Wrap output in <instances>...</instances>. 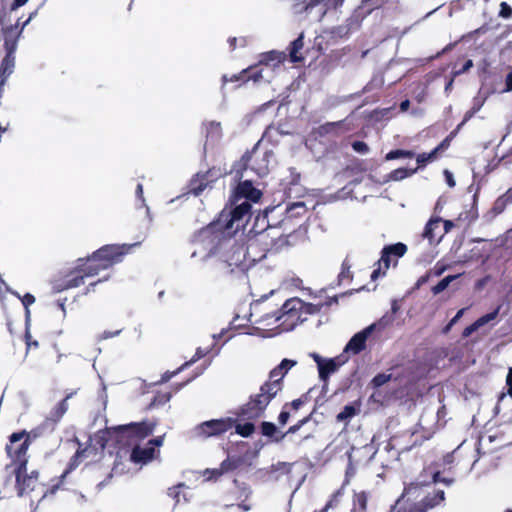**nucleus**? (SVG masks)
Returning <instances> with one entry per match:
<instances>
[{"label":"nucleus","mask_w":512,"mask_h":512,"mask_svg":"<svg viewBox=\"0 0 512 512\" xmlns=\"http://www.w3.org/2000/svg\"><path fill=\"white\" fill-rule=\"evenodd\" d=\"M295 365L296 361L283 359L270 371L268 380L260 386L259 392L250 395L249 400L239 407L236 412L237 417L248 422L241 424L235 420L233 427L237 434L242 437H249L253 434L255 425L251 421L264 416L268 405L283 390L285 375Z\"/></svg>","instance_id":"obj_1"},{"label":"nucleus","mask_w":512,"mask_h":512,"mask_svg":"<svg viewBox=\"0 0 512 512\" xmlns=\"http://www.w3.org/2000/svg\"><path fill=\"white\" fill-rule=\"evenodd\" d=\"M323 306V303H306L295 297L286 300L280 309L271 310L270 303L262 300L254 304L251 317L258 315L254 322L262 324L267 329L278 328L281 331H290L306 321L309 315L319 313Z\"/></svg>","instance_id":"obj_2"},{"label":"nucleus","mask_w":512,"mask_h":512,"mask_svg":"<svg viewBox=\"0 0 512 512\" xmlns=\"http://www.w3.org/2000/svg\"><path fill=\"white\" fill-rule=\"evenodd\" d=\"M218 252H221L220 259L229 272H233L235 268L244 270L252 262L257 261V254L249 251L247 243L245 245L227 238L219 247Z\"/></svg>","instance_id":"obj_3"},{"label":"nucleus","mask_w":512,"mask_h":512,"mask_svg":"<svg viewBox=\"0 0 512 512\" xmlns=\"http://www.w3.org/2000/svg\"><path fill=\"white\" fill-rule=\"evenodd\" d=\"M251 208V203L243 201L234 208L223 209L220 212L218 219L222 224L224 232L232 236L240 229L244 228L252 215Z\"/></svg>","instance_id":"obj_4"},{"label":"nucleus","mask_w":512,"mask_h":512,"mask_svg":"<svg viewBox=\"0 0 512 512\" xmlns=\"http://www.w3.org/2000/svg\"><path fill=\"white\" fill-rule=\"evenodd\" d=\"M227 237H231L229 234L224 232L222 224L220 220L217 218L216 220L210 222L205 227L197 230L193 234L192 242L195 244L201 245H211L209 249V254H217L218 249L222 246V243L225 241Z\"/></svg>","instance_id":"obj_5"},{"label":"nucleus","mask_w":512,"mask_h":512,"mask_svg":"<svg viewBox=\"0 0 512 512\" xmlns=\"http://www.w3.org/2000/svg\"><path fill=\"white\" fill-rule=\"evenodd\" d=\"M156 426V421L144 420L120 425L114 427L113 430L117 432L120 441L126 439L129 445H133L152 435Z\"/></svg>","instance_id":"obj_6"},{"label":"nucleus","mask_w":512,"mask_h":512,"mask_svg":"<svg viewBox=\"0 0 512 512\" xmlns=\"http://www.w3.org/2000/svg\"><path fill=\"white\" fill-rule=\"evenodd\" d=\"M264 228L269 232L270 238L275 242L276 248H278L279 251L285 247L294 245L298 238L296 229L291 224L290 220L282 219L275 225L267 223V226Z\"/></svg>","instance_id":"obj_7"},{"label":"nucleus","mask_w":512,"mask_h":512,"mask_svg":"<svg viewBox=\"0 0 512 512\" xmlns=\"http://www.w3.org/2000/svg\"><path fill=\"white\" fill-rule=\"evenodd\" d=\"M136 244H109L104 245L93 252V259L101 263L102 268H110L113 265L122 262Z\"/></svg>","instance_id":"obj_8"},{"label":"nucleus","mask_w":512,"mask_h":512,"mask_svg":"<svg viewBox=\"0 0 512 512\" xmlns=\"http://www.w3.org/2000/svg\"><path fill=\"white\" fill-rule=\"evenodd\" d=\"M30 446V434L26 430L14 432L9 436V444L6 445V453L17 466L22 461L28 464L27 451Z\"/></svg>","instance_id":"obj_9"},{"label":"nucleus","mask_w":512,"mask_h":512,"mask_svg":"<svg viewBox=\"0 0 512 512\" xmlns=\"http://www.w3.org/2000/svg\"><path fill=\"white\" fill-rule=\"evenodd\" d=\"M234 424L235 419L230 417L211 419L196 425L193 433L195 437L205 440L210 437H217L225 434L233 428Z\"/></svg>","instance_id":"obj_10"},{"label":"nucleus","mask_w":512,"mask_h":512,"mask_svg":"<svg viewBox=\"0 0 512 512\" xmlns=\"http://www.w3.org/2000/svg\"><path fill=\"white\" fill-rule=\"evenodd\" d=\"M164 435L157 436L153 439H150L145 446H141L139 444H133V447L130 452V461L134 464L146 465L153 461L157 455H159V450L157 447L163 445Z\"/></svg>","instance_id":"obj_11"},{"label":"nucleus","mask_w":512,"mask_h":512,"mask_svg":"<svg viewBox=\"0 0 512 512\" xmlns=\"http://www.w3.org/2000/svg\"><path fill=\"white\" fill-rule=\"evenodd\" d=\"M247 244L249 251L257 254V260L263 259L269 252H279L275 242L270 238L269 232L264 227L257 230L256 234L248 235Z\"/></svg>","instance_id":"obj_12"},{"label":"nucleus","mask_w":512,"mask_h":512,"mask_svg":"<svg viewBox=\"0 0 512 512\" xmlns=\"http://www.w3.org/2000/svg\"><path fill=\"white\" fill-rule=\"evenodd\" d=\"M15 488L18 496H23L26 493L33 491L36 487L39 478V472L33 470L27 473V464L22 461L20 464L15 466Z\"/></svg>","instance_id":"obj_13"},{"label":"nucleus","mask_w":512,"mask_h":512,"mask_svg":"<svg viewBox=\"0 0 512 512\" xmlns=\"http://www.w3.org/2000/svg\"><path fill=\"white\" fill-rule=\"evenodd\" d=\"M87 450H88L87 448H81V444H79V448L77 449L75 454L70 458V460L67 464V467L65 468L63 473L59 477L52 480V484L49 488V492L51 494L56 493L59 489H61L63 487L66 477L73 470H75L80 465L83 458L86 457Z\"/></svg>","instance_id":"obj_14"},{"label":"nucleus","mask_w":512,"mask_h":512,"mask_svg":"<svg viewBox=\"0 0 512 512\" xmlns=\"http://www.w3.org/2000/svg\"><path fill=\"white\" fill-rule=\"evenodd\" d=\"M220 175L221 173L215 168L208 169L204 173H197L189 182V192L195 196L201 195Z\"/></svg>","instance_id":"obj_15"},{"label":"nucleus","mask_w":512,"mask_h":512,"mask_svg":"<svg viewBox=\"0 0 512 512\" xmlns=\"http://www.w3.org/2000/svg\"><path fill=\"white\" fill-rule=\"evenodd\" d=\"M407 252V246L404 243L398 242L391 245H386L381 251V257L377 261V265H383L384 271L383 274L386 273V271L389 269L390 264L392 262V257L396 258L395 263L397 262L398 258H401L405 255Z\"/></svg>","instance_id":"obj_16"},{"label":"nucleus","mask_w":512,"mask_h":512,"mask_svg":"<svg viewBox=\"0 0 512 512\" xmlns=\"http://www.w3.org/2000/svg\"><path fill=\"white\" fill-rule=\"evenodd\" d=\"M374 327L375 325L372 324L353 335L349 342L346 344L344 352L347 354L350 353L353 355H358L364 351L366 349L367 339L373 332Z\"/></svg>","instance_id":"obj_17"},{"label":"nucleus","mask_w":512,"mask_h":512,"mask_svg":"<svg viewBox=\"0 0 512 512\" xmlns=\"http://www.w3.org/2000/svg\"><path fill=\"white\" fill-rule=\"evenodd\" d=\"M28 18L20 27L19 19L14 25L3 27L1 32L4 39L5 51H16L18 45V39L23 31L24 26L29 22Z\"/></svg>","instance_id":"obj_18"},{"label":"nucleus","mask_w":512,"mask_h":512,"mask_svg":"<svg viewBox=\"0 0 512 512\" xmlns=\"http://www.w3.org/2000/svg\"><path fill=\"white\" fill-rule=\"evenodd\" d=\"M262 196V193L259 189L253 186V183L249 180H245L239 182L236 186L233 199L235 202H238L241 199L244 201L250 202H258Z\"/></svg>","instance_id":"obj_19"},{"label":"nucleus","mask_w":512,"mask_h":512,"mask_svg":"<svg viewBox=\"0 0 512 512\" xmlns=\"http://www.w3.org/2000/svg\"><path fill=\"white\" fill-rule=\"evenodd\" d=\"M424 485L425 484L419 481L411 482L406 485L402 495L396 500L394 505L390 507L388 512H417L413 503L405 502L403 498L405 495L416 493V491Z\"/></svg>","instance_id":"obj_20"},{"label":"nucleus","mask_w":512,"mask_h":512,"mask_svg":"<svg viewBox=\"0 0 512 512\" xmlns=\"http://www.w3.org/2000/svg\"><path fill=\"white\" fill-rule=\"evenodd\" d=\"M445 501V492L442 489H436L433 493H428L420 501L413 505L417 512H428L431 509L441 505Z\"/></svg>","instance_id":"obj_21"},{"label":"nucleus","mask_w":512,"mask_h":512,"mask_svg":"<svg viewBox=\"0 0 512 512\" xmlns=\"http://www.w3.org/2000/svg\"><path fill=\"white\" fill-rule=\"evenodd\" d=\"M262 79V70H257V65H251L248 68L243 69L238 74H233L230 78L227 75L222 76V83L225 85L227 82L242 81L243 83L253 80L254 82Z\"/></svg>","instance_id":"obj_22"},{"label":"nucleus","mask_w":512,"mask_h":512,"mask_svg":"<svg viewBox=\"0 0 512 512\" xmlns=\"http://www.w3.org/2000/svg\"><path fill=\"white\" fill-rule=\"evenodd\" d=\"M102 270H106V268H102L101 263L93 259V254L77 260V271L84 273L86 277L98 275Z\"/></svg>","instance_id":"obj_23"},{"label":"nucleus","mask_w":512,"mask_h":512,"mask_svg":"<svg viewBox=\"0 0 512 512\" xmlns=\"http://www.w3.org/2000/svg\"><path fill=\"white\" fill-rule=\"evenodd\" d=\"M86 276H84V273H79L77 271V266L70 270L69 273L66 276V279L58 284L55 285V288L58 291L68 290L72 288L79 287L84 284Z\"/></svg>","instance_id":"obj_24"},{"label":"nucleus","mask_w":512,"mask_h":512,"mask_svg":"<svg viewBox=\"0 0 512 512\" xmlns=\"http://www.w3.org/2000/svg\"><path fill=\"white\" fill-rule=\"evenodd\" d=\"M501 306H497L492 312L487 313L481 317H479L476 321H474L472 324L467 326L463 332L462 337L466 338L469 337L471 334H473L475 331H477L480 327L486 325L490 321L497 318L499 315Z\"/></svg>","instance_id":"obj_25"},{"label":"nucleus","mask_w":512,"mask_h":512,"mask_svg":"<svg viewBox=\"0 0 512 512\" xmlns=\"http://www.w3.org/2000/svg\"><path fill=\"white\" fill-rule=\"evenodd\" d=\"M344 121L326 122L314 128L313 134L317 137L339 136L343 132Z\"/></svg>","instance_id":"obj_26"},{"label":"nucleus","mask_w":512,"mask_h":512,"mask_svg":"<svg viewBox=\"0 0 512 512\" xmlns=\"http://www.w3.org/2000/svg\"><path fill=\"white\" fill-rule=\"evenodd\" d=\"M73 392L68 393L61 401H59L50 411L46 421L51 422L53 425L60 422L65 413L68 411V400L73 396Z\"/></svg>","instance_id":"obj_27"},{"label":"nucleus","mask_w":512,"mask_h":512,"mask_svg":"<svg viewBox=\"0 0 512 512\" xmlns=\"http://www.w3.org/2000/svg\"><path fill=\"white\" fill-rule=\"evenodd\" d=\"M285 59H286L285 52L272 50V51L262 53L260 55L258 63L256 64L257 70H261L259 68V66H261V65L273 66V67L279 66L280 64H282L285 61Z\"/></svg>","instance_id":"obj_28"},{"label":"nucleus","mask_w":512,"mask_h":512,"mask_svg":"<svg viewBox=\"0 0 512 512\" xmlns=\"http://www.w3.org/2000/svg\"><path fill=\"white\" fill-rule=\"evenodd\" d=\"M342 362H336V359H327L318 367L319 378L323 381L327 380L329 376L335 373L341 366Z\"/></svg>","instance_id":"obj_29"},{"label":"nucleus","mask_w":512,"mask_h":512,"mask_svg":"<svg viewBox=\"0 0 512 512\" xmlns=\"http://www.w3.org/2000/svg\"><path fill=\"white\" fill-rule=\"evenodd\" d=\"M369 493L366 491L354 492L351 512H367Z\"/></svg>","instance_id":"obj_30"},{"label":"nucleus","mask_w":512,"mask_h":512,"mask_svg":"<svg viewBox=\"0 0 512 512\" xmlns=\"http://www.w3.org/2000/svg\"><path fill=\"white\" fill-rule=\"evenodd\" d=\"M318 5V0H292L291 11L295 15L310 12Z\"/></svg>","instance_id":"obj_31"},{"label":"nucleus","mask_w":512,"mask_h":512,"mask_svg":"<svg viewBox=\"0 0 512 512\" xmlns=\"http://www.w3.org/2000/svg\"><path fill=\"white\" fill-rule=\"evenodd\" d=\"M244 460L242 457H227L220 464V472L218 474H225L229 472H233L237 470L240 466H242Z\"/></svg>","instance_id":"obj_32"},{"label":"nucleus","mask_w":512,"mask_h":512,"mask_svg":"<svg viewBox=\"0 0 512 512\" xmlns=\"http://www.w3.org/2000/svg\"><path fill=\"white\" fill-rule=\"evenodd\" d=\"M14 296H16L18 299L21 300V303L23 304L25 308V323L26 325H30L31 321V311L30 306L35 303V297L31 293H26L23 296H21L18 292L12 291L11 292Z\"/></svg>","instance_id":"obj_33"},{"label":"nucleus","mask_w":512,"mask_h":512,"mask_svg":"<svg viewBox=\"0 0 512 512\" xmlns=\"http://www.w3.org/2000/svg\"><path fill=\"white\" fill-rule=\"evenodd\" d=\"M442 219L440 217H432L425 225L423 237L428 239L431 243L435 241V230L439 228Z\"/></svg>","instance_id":"obj_34"},{"label":"nucleus","mask_w":512,"mask_h":512,"mask_svg":"<svg viewBox=\"0 0 512 512\" xmlns=\"http://www.w3.org/2000/svg\"><path fill=\"white\" fill-rule=\"evenodd\" d=\"M360 412V404L357 406L354 405H346L336 416L337 422L348 423L351 418L356 416Z\"/></svg>","instance_id":"obj_35"},{"label":"nucleus","mask_w":512,"mask_h":512,"mask_svg":"<svg viewBox=\"0 0 512 512\" xmlns=\"http://www.w3.org/2000/svg\"><path fill=\"white\" fill-rule=\"evenodd\" d=\"M233 483L240 490V496L237 499H240L241 503L238 504V507L241 508L243 511H249L251 507H250V505L245 504V501L248 499V497L251 494L250 487L248 485H246L245 483H242L240 485L237 479H234Z\"/></svg>","instance_id":"obj_36"},{"label":"nucleus","mask_w":512,"mask_h":512,"mask_svg":"<svg viewBox=\"0 0 512 512\" xmlns=\"http://www.w3.org/2000/svg\"><path fill=\"white\" fill-rule=\"evenodd\" d=\"M303 46H304V43H303V35L302 34L290 43L289 56H290L291 62H299L303 59L302 56L298 55V53L303 48Z\"/></svg>","instance_id":"obj_37"},{"label":"nucleus","mask_w":512,"mask_h":512,"mask_svg":"<svg viewBox=\"0 0 512 512\" xmlns=\"http://www.w3.org/2000/svg\"><path fill=\"white\" fill-rule=\"evenodd\" d=\"M16 51H6V55L3 58L0 65V73L4 76H8L12 73V69L15 64V54Z\"/></svg>","instance_id":"obj_38"},{"label":"nucleus","mask_w":512,"mask_h":512,"mask_svg":"<svg viewBox=\"0 0 512 512\" xmlns=\"http://www.w3.org/2000/svg\"><path fill=\"white\" fill-rule=\"evenodd\" d=\"M418 168L408 169L404 167H400L397 169H394L388 174V180L391 181H400L407 177L412 176L417 172Z\"/></svg>","instance_id":"obj_39"},{"label":"nucleus","mask_w":512,"mask_h":512,"mask_svg":"<svg viewBox=\"0 0 512 512\" xmlns=\"http://www.w3.org/2000/svg\"><path fill=\"white\" fill-rule=\"evenodd\" d=\"M306 206L303 202L292 203L286 209V217L284 219L290 220L292 217L301 216L306 213Z\"/></svg>","instance_id":"obj_40"},{"label":"nucleus","mask_w":512,"mask_h":512,"mask_svg":"<svg viewBox=\"0 0 512 512\" xmlns=\"http://www.w3.org/2000/svg\"><path fill=\"white\" fill-rule=\"evenodd\" d=\"M28 0H14L11 4L10 11L5 8L0 10V25L4 26L10 19V13L19 7L25 5Z\"/></svg>","instance_id":"obj_41"},{"label":"nucleus","mask_w":512,"mask_h":512,"mask_svg":"<svg viewBox=\"0 0 512 512\" xmlns=\"http://www.w3.org/2000/svg\"><path fill=\"white\" fill-rule=\"evenodd\" d=\"M311 418V415H308L304 418H302L301 420H299L296 424L290 426L288 428V430L285 432V433H282L279 437H276L275 439H273L275 442H280L283 440V438L286 436V435H289V434H295L296 432H298L300 430V428L302 426H304L306 423L309 422Z\"/></svg>","instance_id":"obj_42"},{"label":"nucleus","mask_w":512,"mask_h":512,"mask_svg":"<svg viewBox=\"0 0 512 512\" xmlns=\"http://www.w3.org/2000/svg\"><path fill=\"white\" fill-rule=\"evenodd\" d=\"M414 156H415V153L411 150L395 149V150L389 151L385 155V160L390 161V160H395V159H399V158L411 159Z\"/></svg>","instance_id":"obj_43"},{"label":"nucleus","mask_w":512,"mask_h":512,"mask_svg":"<svg viewBox=\"0 0 512 512\" xmlns=\"http://www.w3.org/2000/svg\"><path fill=\"white\" fill-rule=\"evenodd\" d=\"M437 156H438V153L436 152L435 149H433L429 153L418 154L416 157L418 166L416 168L419 169V168L424 167L427 163L434 161L437 158Z\"/></svg>","instance_id":"obj_44"},{"label":"nucleus","mask_w":512,"mask_h":512,"mask_svg":"<svg viewBox=\"0 0 512 512\" xmlns=\"http://www.w3.org/2000/svg\"><path fill=\"white\" fill-rule=\"evenodd\" d=\"M193 363H195V359H191V360L185 362L184 364H182L179 368H177L174 371H166L165 373L162 374L161 379L158 383L168 382L172 377L177 375L179 372H181L185 368L191 366Z\"/></svg>","instance_id":"obj_45"},{"label":"nucleus","mask_w":512,"mask_h":512,"mask_svg":"<svg viewBox=\"0 0 512 512\" xmlns=\"http://www.w3.org/2000/svg\"><path fill=\"white\" fill-rule=\"evenodd\" d=\"M458 277V275H448L442 280H440L435 286L432 287L431 291L434 295H438L442 291H444L449 284L455 280Z\"/></svg>","instance_id":"obj_46"},{"label":"nucleus","mask_w":512,"mask_h":512,"mask_svg":"<svg viewBox=\"0 0 512 512\" xmlns=\"http://www.w3.org/2000/svg\"><path fill=\"white\" fill-rule=\"evenodd\" d=\"M260 430H261V434L263 436H266L269 438L274 437V439L277 437L276 434L278 433V430H277L276 425L272 422L263 421L260 424Z\"/></svg>","instance_id":"obj_47"},{"label":"nucleus","mask_w":512,"mask_h":512,"mask_svg":"<svg viewBox=\"0 0 512 512\" xmlns=\"http://www.w3.org/2000/svg\"><path fill=\"white\" fill-rule=\"evenodd\" d=\"M258 144H256L251 150H247L239 160L237 166L239 170H246L250 166L252 155L256 152Z\"/></svg>","instance_id":"obj_48"},{"label":"nucleus","mask_w":512,"mask_h":512,"mask_svg":"<svg viewBox=\"0 0 512 512\" xmlns=\"http://www.w3.org/2000/svg\"><path fill=\"white\" fill-rule=\"evenodd\" d=\"M221 136V125L219 122L210 121L206 124V137L219 138Z\"/></svg>","instance_id":"obj_49"},{"label":"nucleus","mask_w":512,"mask_h":512,"mask_svg":"<svg viewBox=\"0 0 512 512\" xmlns=\"http://www.w3.org/2000/svg\"><path fill=\"white\" fill-rule=\"evenodd\" d=\"M344 0H318V5L321 6V14L324 15L330 9H336L343 4Z\"/></svg>","instance_id":"obj_50"},{"label":"nucleus","mask_w":512,"mask_h":512,"mask_svg":"<svg viewBox=\"0 0 512 512\" xmlns=\"http://www.w3.org/2000/svg\"><path fill=\"white\" fill-rule=\"evenodd\" d=\"M391 378H392L391 374L379 373L372 378L370 385L374 389H377V388L383 386L384 384H386L387 382H389L391 380Z\"/></svg>","instance_id":"obj_51"},{"label":"nucleus","mask_w":512,"mask_h":512,"mask_svg":"<svg viewBox=\"0 0 512 512\" xmlns=\"http://www.w3.org/2000/svg\"><path fill=\"white\" fill-rule=\"evenodd\" d=\"M171 397H172L171 392H157L153 397L151 405H153V406L164 405L170 401Z\"/></svg>","instance_id":"obj_52"},{"label":"nucleus","mask_w":512,"mask_h":512,"mask_svg":"<svg viewBox=\"0 0 512 512\" xmlns=\"http://www.w3.org/2000/svg\"><path fill=\"white\" fill-rule=\"evenodd\" d=\"M185 487L186 485L184 483H178L177 485L168 488L167 494L175 501V504L180 502V494Z\"/></svg>","instance_id":"obj_53"},{"label":"nucleus","mask_w":512,"mask_h":512,"mask_svg":"<svg viewBox=\"0 0 512 512\" xmlns=\"http://www.w3.org/2000/svg\"><path fill=\"white\" fill-rule=\"evenodd\" d=\"M267 223H269L268 219H267V215H263V216H257L256 217V221L253 225V227L251 228V230L249 231V235H254L257 233V230H260L261 227H266L267 226Z\"/></svg>","instance_id":"obj_54"},{"label":"nucleus","mask_w":512,"mask_h":512,"mask_svg":"<svg viewBox=\"0 0 512 512\" xmlns=\"http://www.w3.org/2000/svg\"><path fill=\"white\" fill-rule=\"evenodd\" d=\"M507 206L508 203H506L502 196H499L493 204L492 212L496 215L501 214L506 209Z\"/></svg>","instance_id":"obj_55"},{"label":"nucleus","mask_w":512,"mask_h":512,"mask_svg":"<svg viewBox=\"0 0 512 512\" xmlns=\"http://www.w3.org/2000/svg\"><path fill=\"white\" fill-rule=\"evenodd\" d=\"M289 404H284L282 407L281 412L278 415V422L281 426H284L287 424L289 418H290V412L288 411Z\"/></svg>","instance_id":"obj_56"},{"label":"nucleus","mask_w":512,"mask_h":512,"mask_svg":"<svg viewBox=\"0 0 512 512\" xmlns=\"http://www.w3.org/2000/svg\"><path fill=\"white\" fill-rule=\"evenodd\" d=\"M455 134L456 130L452 131L437 147H435L434 149L436 150V152L439 153L441 151L446 150L450 146L451 140L453 139Z\"/></svg>","instance_id":"obj_57"},{"label":"nucleus","mask_w":512,"mask_h":512,"mask_svg":"<svg viewBox=\"0 0 512 512\" xmlns=\"http://www.w3.org/2000/svg\"><path fill=\"white\" fill-rule=\"evenodd\" d=\"M499 16L504 19H509L512 17V8L506 2H501Z\"/></svg>","instance_id":"obj_58"},{"label":"nucleus","mask_w":512,"mask_h":512,"mask_svg":"<svg viewBox=\"0 0 512 512\" xmlns=\"http://www.w3.org/2000/svg\"><path fill=\"white\" fill-rule=\"evenodd\" d=\"M220 472V466L214 469H206L204 471V476L206 480H218L223 474H218Z\"/></svg>","instance_id":"obj_59"},{"label":"nucleus","mask_w":512,"mask_h":512,"mask_svg":"<svg viewBox=\"0 0 512 512\" xmlns=\"http://www.w3.org/2000/svg\"><path fill=\"white\" fill-rule=\"evenodd\" d=\"M24 338H25V343H26L27 349H30L32 347L33 348L39 347L38 341L32 339V336L29 332V325L28 326L26 325V331H25Z\"/></svg>","instance_id":"obj_60"},{"label":"nucleus","mask_w":512,"mask_h":512,"mask_svg":"<svg viewBox=\"0 0 512 512\" xmlns=\"http://www.w3.org/2000/svg\"><path fill=\"white\" fill-rule=\"evenodd\" d=\"M352 148L354 151L361 154H366L369 151V147L364 141H354L352 143Z\"/></svg>","instance_id":"obj_61"},{"label":"nucleus","mask_w":512,"mask_h":512,"mask_svg":"<svg viewBox=\"0 0 512 512\" xmlns=\"http://www.w3.org/2000/svg\"><path fill=\"white\" fill-rule=\"evenodd\" d=\"M437 482H442L446 485H450L454 482V479H451V478H441V475H440V472L439 471H434L432 473V479H431V482L430 483H437Z\"/></svg>","instance_id":"obj_62"},{"label":"nucleus","mask_w":512,"mask_h":512,"mask_svg":"<svg viewBox=\"0 0 512 512\" xmlns=\"http://www.w3.org/2000/svg\"><path fill=\"white\" fill-rule=\"evenodd\" d=\"M472 67H473V61L471 59H468L464 63V65H463V67L461 69L452 71L453 72V77H457V76L467 72Z\"/></svg>","instance_id":"obj_63"},{"label":"nucleus","mask_w":512,"mask_h":512,"mask_svg":"<svg viewBox=\"0 0 512 512\" xmlns=\"http://www.w3.org/2000/svg\"><path fill=\"white\" fill-rule=\"evenodd\" d=\"M506 385L508 386L507 394L512 397V367L509 368L506 376Z\"/></svg>","instance_id":"obj_64"}]
</instances>
